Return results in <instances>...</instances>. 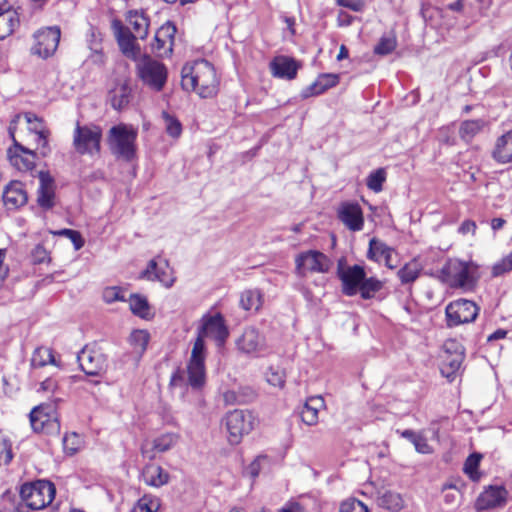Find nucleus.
Listing matches in <instances>:
<instances>
[{
  "instance_id": "nucleus-50",
  "label": "nucleus",
  "mask_w": 512,
  "mask_h": 512,
  "mask_svg": "<svg viewBox=\"0 0 512 512\" xmlns=\"http://www.w3.org/2000/svg\"><path fill=\"white\" fill-rule=\"evenodd\" d=\"M443 352L446 355H455L465 358V348L456 339H447L443 344Z\"/></svg>"
},
{
  "instance_id": "nucleus-29",
  "label": "nucleus",
  "mask_w": 512,
  "mask_h": 512,
  "mask_svg": "<svg viewBox=\"0 0 512 512\" xmlns=\"http://www.w3.org/2000/svg\"><path fill=\"white\" fill-rule=\"evenodd\" d=\"M127 22L132 28V33L140 39H145L148 35L149 20L143 14L136 11H130L127 16Z\"/></svg>"
},
{
  "instance_id": "nucleus-53",
  "label": "nucleus",
  "mask_w": 512,
  "mask_h": 512,
  "mask_svg": "<svg viewBox=\"0 0 512 512\" xmlns=\"http://www.w3.org/2000/svg\"><path fill=\"white\" fill-rule=\"evenodd\" d=\"M340 512H368V508L360 500L351 498L341 503Z\"/></svg>"
},
{
  "instance_id": "nucleus-23",
  "label": "nucleus",
  "mask_w": 512,
  "mask_h": 512,
  "mask_svg": "<svg viewBox=\"0 0 512 512\" xmlns=\"http://www.w3.org/2000/svg\"><path fill=\"white\" fill-rule=\"evenodd\" d=\"M179 440V435L176 433L168 432L159 435L152 442V448L148 449L147 446H141V454L143 457L153 460L155 452L164 453L174 447Z\"/></svg>"
},
{
  "instance_id": "nucleus-56",
  "label": "nucleus",
  "mask_w": 512,
  "mask_h": 512,
  "mask_svg": "<svg viewBox=\"0 0 512 512\" xmlns=\"http://www.w3.org/2000/svg\"><path fill=\"white\" fill-rule=\"evenodd\" d=\"M79 436L76 433L66 435L63 438L64 450L67 454L73 455L78 451Z\"/></svg>"
},
{
  "instance_id": "nucleus-17",
  "label": "nucleus",
  "mask_w": 512,
  "mask_h": 512,
  "mask_svg": "<svg viewBox=\"0 0 512 512\" xmlns=\"http://www.w3.org/2000/svg\"><path fill=\"white\" fill-rule=\"evenodd\" d=\"M140 278L149 281H159L166 288L172 287L175 282V278L169 271V262L165 259L160 264L155 259L150 260L147 268L141 272Z\"/></svg>"
},
{
  "instance_id": "nucleus-25",
  "label": "nucleus",
  "mask_w": 512,
  "mask_h": 512,
  "mask_svg": "<svg viewBox=\"0 0 512 512\" xmlns=\"http://www.w3.org/2000/svg\"><path fill=\"white\" fill-rule=\"evenodd\" d=\"M339 82V75L334 73L320 74L317 79L307 86L301 92V97L306 99L312 96L320 95L328 89L336 86Z\"/></svg>"
},
{
  "instance_id": "nucleus-1",
  "label": "nucleus",
  "mask_w": 512,
  "mask_h": 512,
  "mask_svg": "<svg viewBox=\"0 0 512 512\" xmlns=\"http://www.w3.org/2000/svg\"><path fill=\"white\" fill-rule=\"evenodd\" d=\"M202 321V326L193 344L191 357L187 365L188 382L194 389L201 388L205 384L206 379L204 336H211L218 347L224 346L229 336L228 327L220 313L213 316H204Z\"/></svg>"
},
{
  "instance_id": "nucleus-43",
  "label": "nucleus",
  "mask_w": 512,
  "mask_h": 512,
  "mask_svg": "<svg viewBox=\"0 0 512 512\" xmlns=\"http://www.w3.org/2000/svg\"><path fill=\"white\" fill-rule=\"evenodd\" d=\"M150 335L145 330H134L130 335V342L138 353L142 354L147 348Z\"/></svg>"
},
{
  "instance_id": "nucleus-5",
  "label": "nucleus",
  "mask_w": 512,
  "mask_h": 512,
  "mask_svg": "<svg viewBox=\"0 0 512 512\" xmlns=\"http://www.w3.org/2000/svg\"><path fill=\"white\" fill-rule=\"evenodd\" d=\"M56 489L48 480H37L21 486L20 497L32 510H41L47 507L55 498Z\"/></svg>"
},
{
  "instance_id": "nucleus-31",
  "label": "nucleus",
  "mask_w": 512,
  "mask_h": 512,
  "mask_svg": "<svg viewBox=\"0 0 512 512\" xmlns=\"http://www.w3.org/2000/svg\"><path fill=\"white\" fill-rule=\"evenodd\" d=\"M486 122L483 119L465 120L459 128V136L465 142H470L485 127Z\"/></svg>"
},
{
  "instance_id": "nucleus-51",
  "label": "nucleus",
  "mask_w": 512,
  "mask_h": 512,
  "mask_svg": "<svg viewBox=\"0 0 512 512\" xmlns=\"http://www.w3.org/2000/svg\"><path fill=\"white\" fill-rule=\"evenodd\" d=\"M301 420L309 425H315L318 422V409L311 406L310 402H306L300 413Z\"/></svg>"
},
{
  "instance_id": "nucleus-24",
  "label": "nucleus",
  "mask_w": 512,
  "mask_h": 512,
  "mask_svg": "<svg viewBox=\"0 0 512 512\" xmlns=\"http://www.w3.org/2000/svg\"><path fill=\"white\" fill-rule=\"evenodd\" d=\"M507 491L504 487H490L482 492L476 501L478 510H488L503 505L506 502Z\"/></svg>"
},
{
  "instance_id": "nucleus-28",
  "label": "nucleus",
  "mask_w": 512,
  "mask_h": 512,
  "mask_svg": "<svg viewBox=\"0 0 512 512\" xmlns=\"http://www.w3.org/2000/svg\"><path fill=\"white\" fill-rule=\"evenodd\" d=\"M20 20L18 13L14 9L0 12V40L10 36L19 26Z\"/></svg>"
},
{
  "instance_id": "nucleus-54",
  "label": "nucleus",
  "mask_w": 512,
  "mask_h": 512,
  "mask_svg": "<svg viewBox=\"0 0 512 512\" xmlns=\"http://www.w3.org/2000/svg\"><path fill=\"white\" fill-rule=\"evenodd\" d=\"M103 298L107 303L126 301L124 291L119 287H108L103 292Z\"/></svg>"
},
{
  "instance_id": "nucleus-11",
  "label": "nucleus",
  "mask_w": 512,
  "mask_h": 512,
  "mask_svg": "<svg viewBox=\"0 0 512 512\" xmlns=\"http://www.w3.org/2000/svg\"><path fill=\"white\" fill-rule=\"evenodd\" d=\"M237 350L249 357H259L267 351L266 338L255 327H247L235 340Z\"/></svg>"
},
{
  "instance_id": "nucleus-8",
  "label": "nucleus",
  "mask_w": 512,
  "mask_h": 512,
  "mask_svg": "<svg viewBox=\"0 0 512 512\" xmlns=\"http://www.w3.org/2000/svg\"><path fill=\"white\" fill-rule=\"evenodd\" d=\"M29 417L34 432L45 435L60 433V422L54 405L40 404L32 409Z\"/></svg>"
},
{
  "instance_id": "nucleus-13",
  "label": "nucleus",
  "mask_w": 512,
  "mask_h": 512,
  "mask_svg": "<svg viewBox=\"0 0 512 512\" xmlns=\"http://www.w3.org/2000/svg\"><path fill=\"white\" fill-rule=\"evenodd\" d=\"M296 271L304 277L306 272L327 273L331 267V260L322 252L309 250L299 254L295 260Z\"/></svg>"
},
{
  "instance_id": "nucleus-42",
  "label": "nucleus",
  "mask_w": 512,
  "mask_h": 512,
  "mask_svg": "<svg viewBox=\"0 0 512 512\" xmlns=\"http://www.w3.org/2000/svg\"><path fill=\"white\" fill-rule=\"evenodd\" d=\"M130 89L126 84L120 86V88L113 93L111 96V105L116 110H121L128 105L130 99Z\"/></svg>"
},
{
  "instance_id": "nucleus-14",
  "label": "nucleus",
  "mask_w": 512,
  "mask_h": 512,
  "mask_svg": "<svg viewBox=\"0 0 512 512\" xmlns=\"http://www.w3.org/2000/svg\"><path fill=\"white\" fill-rule=\"evenodd\" d=\"M81 370L88 376H99L107 368V357L99 349L86 345L77 354Z\"/></svg>"
},
{
  "instance_id": "nucleus-26",
  "label": "nucleus",
  "mask_w": 512,
  "mask_h": 512,
  "mask_svg": "<svg viewBox=\"0 0 512 512\" xmlns=\"http://www.w3.org/2000/svg\"><path fill=\"white\" fill-rule=\"evenodd\" d=\"M491 156L499 164L512 163V129L497 138Z\"/></svg>"
},
{
  "instance_id": "nucleus-9",
  "label": "nucleus",
  "mask_w": 512,
  "mask_h": 512,
  "mask_svg": "<svg viewBox=\"0 0 512 512\" xmlns=\"http://www.w3.org/2000/svg\"><path fill=\"white\" fill-rule=\"evenodd\" d=\"M102 138V130L96 125L81 126L77 123L73 133V146L77 153L81 155L100 152V142Z\"/></svg>"
},
{
  "instance_id": "nucleus-47",
  "label": "nucleus",
  "mask_w": 512,
  "mask_h": 512,
  "mask_svg": "<svg viewBox=\"0 0 512 512\" xmlns=\"http://www.w3.org/2000/svg\"><path fill=\"white\" fill-rule=\"evenodd\" d=\"M512 271V251L492 266V276L499 277Z\"/></svg>"
},
{
  "instance_id": "nucleus-36",
  "label": "nucleus",
  "mask_w": 512,
  "mask_h": 512,
  "mask_svg": "<svg viewBox=\"0 0 512 512\" xmlns=\"http://www.w3.org/2000/svg\"><path fill=\"white\" fill-rule=\"evenodd\" d=\"M387 253H395V250L377 238H372L369 241V248L367 251V258L369 260L379 262L380 257H383Z\"/></svg>"
},
{
  "instance_id": "nucleus-63",
  "label": "nucleus",
  "mask_w": 512,
  "mask_h": 512,
  "mask_svg": "<svg viewBox=\"0 0 512 512\" xmlns=\"http://www.w3.org/2000/svg\"><path fill=\"white\" fill-rule=\"evenodd\" d=\"M477 229L476 222L473 220H465L462 222V224L458 228V232L462 235H466L471 233L472 235L475 234Z\"/></svg>"
},
{
  "instance_id": "nucleus-20",
  "label": "nucleus",
  "mask_w": 512,
  "mask_h": 512,
  "mask_svg": "<svg viewBox=\"0 0 512 512\" xmlns=\"http://www.w3.org/2000/svg\"><path fill=\"white\" fill-rule=\"evenodd\" d=\"M114 27L121 52L126 57L136 60L140 53V47L135 42L138 37L132 33L129 27L123 26L120 21H116Z\"/></svg>"
},
{
  "instance_id": "nucleus-46",
  "label": "nucleus",
  "mask_w": 512,
  "mask_h": 512,
  "mask_svg": "<svg viewBox=\"0 0 512 512\" xmlns=\"http://www.w3.org/2000/svg\"><path fill=\"white\" fill-rule=\"evenodd\" d=\"M267 382L275 387L283 388L285 385V372L279 367H269L266 372Z\"/></svg>"
},
{
  "instance_id": "nucleus-12",
  "label": "nucleus",
  "mask_w": 512,
  "mask_h": 512,
  "mask_svg": "<svg viewBox=\"0 0 512 512\" xmlns=\"http://www.w3.org/2000/svg\"><path fill=\"white\" fill-rule=\"evenodd\" d=\"M345 260L341 258L337 264V276L342 283V293L346 296H355L359 286L367 275L363 266L355 264L345 266Z\"/></svg>"
},
{
  "instance_id": "nucleus-22",
  "label": "nucleus",
  "mask_w": 512,
  "mask_h": 512,
  "mask_svg": "<svg viewBox=\"0 0 512 512\" xmlns=\"http://www.w3.org/2000/svg\"><path fill=\"white\" fill-rule=\"evenodd\" d=\"M25 119L29 124L28 130L34 135V140L41 149V154L46 156L49 152L48 136L50 131L44 126L43 121L33 113H26Z\"/></svg>"
},
{
  "instance_id": "nucleus-16",
  "label": "nucleus",
  "mask_w": 512,
  "mask_h": 512,
  "mask_svg": "<svg viewBox=\"0 0 512 512\" xmlns=\"http://www.w3.org/2000/svg\"><path fill=\"white\" fill-rule=\"evenodd\" d=\"M39 187L36 192V203L43 211L52 210L56 206V182L49 171H38Z\"/></svg>"
},
{
  "instance_id": "nucleus-59",
  "label": "nucleus",
  "mask_w": 512,
  "mask_h": 512,
  "mask_svg": "<svg viewBox=\"0 0 512 512\" xmlns=\"http://www.w3.org/2000/svg\"><path fill=\"white\" fill-rule=\"evenodd\" d=\"M237 392L240 400H243V404L250 403L257 397L256 392L250 387H241Z\"/></svg>"
},
{
  "instance_id": "nucleus-32",
  "label": "nucleus",
  "mask_w": 512,
  "mask_h": 512,
  "mask_svg": "<svg viewBox=\"0 0 512 512\" xmlns=\"http://www.w3.org/2000/svg\"><path fill=\"white\" fill-rule=\"evenodd\" d=\"M47 364L58 366L52 349L47 347L36 348L31 357V366L33 368H40L46 366Z\"/></svg>"
},
{
  "instance_id": "nucleus-61",
  "label": "nucleus",
  "mask_w": 512,
  "mask_h": 512,
  "mask_svg": "<svg viewBox=\"0 0 512 512\" xmlns=\"http://www.w3.org/2000/svg\"><path fill=\"white\" fill-rule=\"evenodd\" d=\"M223 400L226 405H242L243 400H240L237 390H227L223 393Z\"/></svg>"
},
{
  "instance_id": "nucleus-3",
  "label": "nucleus",
  "mask_w": 512,
  "mask_h": 512,
  "mask_svg": "<svg viewBox=\"0 0 512 512\" xmlns=\"http://www.w3.org/2000/svg\"><path fill=\"white\" fill-rule=\"evenodd\" d=\"M138 131L131 125L118 124L110 128L108 144L113 155L127 162L136 156Z\"/></svg>"
},
{
  "instance_id": "nucleus-30",
  "label": "nucleus",
  "mask_w": 512,
  "mask_h": 512,
  "mask_svg": "<svg viewBox=\"0 0 512 512\" xmlns=\"http://www.w3.org/2000/svg\"><path fill=\"white\" fill-rule=\"evenodd\" d=\"M262 302L263 295L258 289H248L240 295V306L246 311H258Z\"/></svg>"
},
{
  "instance_id": "nucleus-58",
  "label": "nucleus",
  "mask_w": 512,
  "mask_h": 512,
  "mask_svg": "<svg viewBox=\"0 0 512 512\" xmlns=\"http://www.w3.org/2000/svg\"><path fill=\"white\" fill-rule=\"evenodd\" d=\"M337 4L352 11L360 12L365 6V0H337Z\"/></svg>"
},
{
  "instance_id": "nucleus-60",
  "label": "nucleus",
  "mask_w": 512,
  "mask_h": 512,
  "mask_svg": "<svg viewBox=\"0 0 512 512\" xmlns=\"http://www.w3.org/2000/svg\"><path fill=\"white\" fill-rule=\"evenodd\" d=\"M416 451L421 454L432 453V448L428 444L427 439L423 435H419L416 441L413 443Z\"/></svg>"
},
{
  "instance_id": "nucleus-55",
  "label": "nucleus",
  "mask_w": 512,
  "mask_h": 512,
  "mask_svg": "<svg viewBox=\"0 0 512 512\" xmlns=\"http://www.w3.org/2000/svg\"><path fill=\"white\" fill-rule=\"evenodd\" d=\"M31 259L34 264H42L50 261L49 252L42 244H38L31 252Z\"/></svg>"
},
{
  "instance_id": "nucleus-33",
  "label": "nucleus",
  "mask_w": 512,
  "mask_h": 512,
  "mask_svg": "<svg viewBox=\"0 0 512 512\" xmlns=\"http://www.w3.org/2000/svg\"><path fill=\"white\" fill-rule=\"evenodd\" d=\"M378 505L391 512H398L403 508L404 502L399 493L385 491L378 497Z\"/></svg>"
},
{
  "instance_id": "nucleus-4",
  "label": "nucleus",
  "mask_w": 512,
  "mask_h": 512,
  "mask_svg": "<svg viewBox=\"0 0 512 512\" xmlns=\"http://www.w3.org/2000/svg\"><path fill=\"white\" fill-rule=\"evenodd\" d=\"M478 266L473 262L449 259L441 269L443 281L452 288L471 289L476 284Z\"/></svg>"
},
{
  "instance_id": "nucleus-40",
  "label": "nucleus",
  "mask_w": 512,
  "mask_h": 512,
  "mask_svg": "<svg viewBox=\"0 0 512 512\" xmlns=\"http://www.w3.org/2000/svg\"><path fill=\"white\" fill-rule=\"evenodd\" d=\"M419 275L420 268L415 262L405 264L397 272V276L402 284L413 283L419 277Z\"/></svg>"
},
{
  "instance_id": "nucleus-62",
  "label": "nucleus",
  "mask_w": 512,
  "mask_h": 512,
  "mask_svg": "<svg viewBox=\"0 0 512 512\" xmlns=\"http://www.w3.org/2000/svg\"><path fill=\"white\" fill-rule=\"evenodd\" d=\"M152 51L157 53L159 56H165V48H167L168 43L162 40L158 35L155 34L154 42L152 43Z\"/></svg>"
},
{
  "instance_id": "nucleus-41",
  "label": "nucleus",
  "mask_w": 512,
  "mask_h": 512,
  "mask_svg": "<svg viewBox=\"0 0 512 512\" xmlns=\"http://www.w3.org/2000/svg\"><path fill=\"white\" fill-rule=\"evenodd\" d=\"M464 358L455 355H443L442 360V373L446 377L454 375L461 367Z\"/></svg>"
},
{
  "instance_id": "nucleus-34",
  "label": "nucleus",
  "mask_w": 512,
  "mask_h": 512,
  "mask_svg": "<svg viewBox=\"0 0 512 512\" xmlns=\"http://www.w3.org/2000/svg\"><path fill=\"white\" fill-rule=\"evenodd\" d=\"M384 286V283L375 277H364L359 286L358 293L364 300L372 299Z\"/></svg>"
},
{
  "instance_id": "nucleus-35",
  "label": "nucleus",
  "mask_w": 512,
  "mask_h": 512,
  "mask_svg": "<svg viewBox=\"0 0 512 512\" xmlns=\"http://www.w3.org/2000/svg\"><path fill=\"white\" fill-rule=\"evenodd\" d=\"M176 32V25L172 21H167L155 33L158 37L168 43L167 48H165V56H170L173 52Z\"/></svg>"
},
{
  "instance_id": "nucleus-45",
  "label": "nucleus",
  "mask_w": 512,
  "mask_h": 512,
  "mask_svg": "<svg viewBox=\"0 0 512 512\" xmlns=\"http://www.w3.org/2000/svg\"><path fill=\"white\" fill-rule=\"evenodd\" d=\"M162 116L165 121L167 134L173 138H178L182 133L180 121L165 111L162 113Z\"/></svg>"
},
{
  "instance_id": "nucleus-48",
  "label": "nucleus",
  "mask_w": 512,
  "mask_h": 512,
  "mask_svg": "<svg viewBox=\"0 0 512 512\" xmlns=\"http://www.w3.org/2000/svg\"><path fill=\"white\" fill-rule=\"evenodd\" d=\"M16 146L25 154H27L29 157H20V159L18 160V158L15 159V165L18 166L19 169H26V170H31L34 168V159H35V152L20 145V144H16Z\"/></svg>"
},
{
  "instance_id": "nucleus-21",
  "label": "nucleus",
  "mask_w": 512,
  "mask_h": 512,
  "mask_svg": "<svg viewBox=\"0 0 512 512\" xmlns=\"http://www.w3.org/2000/svg\"><path fill=\"white\" fill-rule=\"evenodd\" d=\"M300 66L294 58L288 56H277L270 62L272 75L287 80L296 78Z\"/></svg>"
},
{
  "instance_id": "nucleus-10",
  "label": "nucleus",
  "mask_w": 512,
  "mask_h": 512,
  "mask_svg": "<svg viewBox=\"0 0 512 512\" xmlns=\"http://www.w3.org/2000/svg\"><path fill=\"white\" fill-rule=\"evenodd\" d=\"M479 307L471 300L457 299L445 308L446 325L449 328L475 321Z\"/></svg>"
},
{
  "instance_id": "nucleus-57",
  "label": "nucleus",
  "mask_w": 512,
  "mask_h": 512,
  "mask_svg": "<svg viewBox=\"0 0 512 512\" xmlns=\"http://www.w3.org/2000/svg\"><path fill=\"white\" fill-rule=\"evenodd\" d=\"M12 457L11 443L6 439L0 440V466L10 463Z\"/></svg>"
},
{
  "instance_id": "nucleus-2",
  "label": "nucleus",
  "mask_w": 512,
  "mask_h": 512,
  "mask_svg": "<svg viewBox=\"0 0 512 512\" xmlns=\"http://www.w3.org/2000/svg\"><path fill=\"white\" fill-rule=\"evenodd\" d=\"M181 86L186 91H194L201 98L216 95L219 79L214 66L206 59L186 63L181 70Z\"/></svg>"
},
{
  "instance_id": "nucleus-52",
  "label": "nucleus",
  "mask_w": 512,
  "mask_h": 512,
  "mask_svg": "<svg viewBox=\"0 0 512 512\" xmlns=\"http://www.w3.org/2000/svg\"><path fill=\"white\" fill-rule=\"evenodd\" d=\"M56 234L60 235V236H65L68 239H70L71 242L73 243L75 250H80L84 246V243H85L84 239H83L81 233L77 230L65 228V229L59 230L58 232H56Z\"/></svg>"
},
{
  "instance_id": "nucleus-19",
  "label": "nucleus",
  "mask_w": 512,
  "mask_h": 512,
  "mask_svg": "<svg viewBox=\"0 0 512 512\" xmlns=\"http://www.w3.org/2000/svg\"><path fill=\"white\" fill-rule=\"evenodd\" d=\"M4 205L9 210L18 209L24 206L28 201V194L25 185L18 180L10 181L2 193Z\"/></svg>"
},
{
  "instance_id": "nucleus-38",
  "label": "nucleus",
  "mask_w": 512,
  "mask_h": 512,
  "mask_svg": "<svg viewBox=\"0 0 512 512\" xmlns=\"http://www.w3.org/2000/svg\"><path fill=\"white\" fill-rule=\"evenodd\" d=\"M482 459V454L478 452H474L470 454L465 460L463 471L464 473L472 480L478 481L480 478V473L478 472V468L480 465V461Z\"/></svg>"
},
{
  "instance_id": "nucleus-64",
  "label": "nucleus",
  "mask_w": 512,
  "mask_h": 512,
  "mask_svg": "<svg viewBox=\"0 0 512 512\" xmlns=\"http://www.w3.org/2000/svg\"><path fill=\"white\" fill-rule=\"evenodd\" d=\"M354 17L345 11H340L337 17L338 25L341 27H347L352 24Z\"/></svg>"
},
{
  "instance_id": "nucleus-15",
  "label": "nucleus",
  "mask_w": 512,
  "mask_h": 512,
  "mask_svg": "<svg viewBox=\"0 0 512 512\" xmlns=\"http://www.w3.org/2000/svg\"><path fill=\"white\" fill-rule=\"evenodd\" d=\"M61 32L59 27H48L34 34L35 44L32 53L46 59L52 56L58 48Z\"/></svg>"
},
{
  "instance_id": "nucleus-37",
  "label": "nucleus",
  "mask_w": 512,
  "mask_h": 512,
  "mask_svg": "<svg viewBox=\"0 0 512 512\" xmlns=\"http://www.w3.org/2000/svg\"><path fill=\"white\" fill-rule=\"evenodd\" d=\"M160 507L161 501L157 496L145 494L138 499L131 512H158Z\"/></svg>"
},
{
  "instance_id": "nucleus-6",
  "label": "nucleus",
  "mask_w": 512,
  "mask_h": 512,
  "mask_svg": "<svg viewBox=\"0 0 512 512\" xmlns=\"http://www.w3.org/2000/svg\"><path fill=\"white\" fill-rule=\"evenodd\" d=\"M224 422L229 434V443L237 445L244 435L249 434L254 429L257 419L249 410L235 409L226 414Z\"/></svg>"
},
{
  "instance_id": "nucleus-27",
  "label": "nucleus",
  "mask_w": 512,
  "mask_h": 512,
  "mask_svg": "<svg viewBox=\"0 0 512 512\" xmlns=\"http://www.w3.org/2000/svg\"><path fill=\"white\" fill-rule=\"evenodd\" d=\"M144 483L148 486L159 488L168 484L170 475L160 465L146 464L141 472Z\"/></svg>"
},
{
  "instance_id": "nucleus-39",
  "label": "nucleus",
  "mask_w": 512,
  "mask_h": 512,
  "mask_svg": "<svg viewBox=\"0 0 512 512\" xmlns=\"http://www.w3.org/2000/svg\"><path fill=\"white\" fill-rule=\"evenodd\" d=\"M128 301L134 315L141 318H145L148 315L149 303L146 297L139 294H131Z\"/></svg>"
},
{
  "instance_id": "nucleus-7",
  "label": "nucleus",
  "mask_w": 512,
  "mask_h": 512,
  "mask_svg": "<svg viewBox=\"0 0 512 512\" xmlns=\"http://www.w3.org/2000/svg\"><path fill=\"white\" fill-rule=\"evenodd\" d=\"M136 69L139 79L145 85L155 91H161L164 88L168 72L166 66L162 62L145 55L137 63Z\"/></svg>"
},
{
  "instance_id": "nucleus-44",
  "label": "nucleus",
  "mask_w": 512,
  "mask_h": 512,
  "mask_svg": "<svg viewBox=\"0 0 512 512\" xmlns=\"http://www.w3.org/2000/svg\"><path fill=\"white\" fill-rule=\"evenodd\" d=\"M385 180V170L383 168H379L369 174L366 185L370 190L374 192H380L382 190V186Z\"/></svg>"
},
{
  "instance_id": "nucleus-18",
  "label": "nucleus",
  "mask_w": 512,
  "mask_h": 512,
  "mask_svg": "<svg viewBox=\"0 0 512 512\" xmlns=\"http://www.w3.org/2000/svg\"><path fill=\"white\" fill-rule=\"evenodd\" d=\"M338 218L351 231H360L363 229V211L356 202L342 203L338 209Z\"/></svg>"
},
{
  "instance_id": "nucleus-49",
  "label": "nucleus",
  "mask_w": 512,
  "mask_h": 512,
  "mask_svg": "<svg viewBox=\"0 0 512 512\" xmlns=\"http://www.w3.org/2000/svg\"><path fill=\"white\" fill-rule=\"evenodd\" d=\"M396 45L397 43L395 38L382 37L374 47V53L381 56L388 55L395 50Z\"/></svg>"
}]
</instances>
